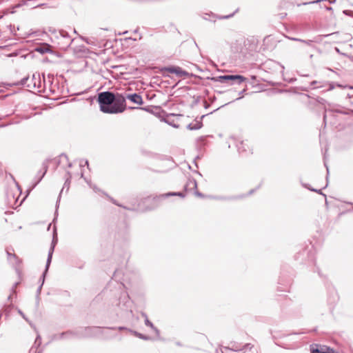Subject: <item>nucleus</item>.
<instances>
[{"mask_svg":"<svg viewBox=\"0 0 353 353\" xmlns=\"http://www.w3.org/2000/svg\"><path fill=\"white\" fill-rule=\"evenodd\" d=\"M97 101L100 110L107 114L121 113L125 110V98L119 93L110 91L101 92L98 94Z\"/></svg>","mask_w":353,"mask_h":353,"instance_id":"obj_1","label":"nucleus"},{"mask_svg":"<svg viewBox=\"0 0 353 353\" xmlns=\"http://www.w3.org/2000/svg\"><path fill=\"white\" fill-rule=\"evenodd\" d=\"M53 79L54 76L49 74L46 80L45 75L43 74V80H41L40 74L34 73L26 87L32 92H46V88L48 86L49 92L51 94H55V90L52 88Z\"/></svg>","mask_w":353,"mask_h":353,"instance_id":"obj_2","label":"nucleus"},{"mask_svg":"<svg viewBox=\"0 0 353 353\" xmlns=\"http://www.w3.org/2000/svg\"><path fill=\"white\" fill-rule=\"evenodd\" d=\"M6 194L7 204L12 208H17L18 206H20L25 199V198H23L19 204H17L18 199L21 194V190L17 182H15V185L13 188L7 189Z\"/></svg>","mask_w":353,"mask_h":353,"instance_id":"obj_3","label":"nucleus"},{"mask_svg":"<svg viewBox=\"0 0 353 353\" xmlns=\"http://www.w3.org/2000/svg\"><path fill=\"white\" fill-rule=\"evenodd\" d=\"M214 82H219L228 85L241 84L246 80L243 76L240 74H225L209 78Z\"/></svg>","mask_w":353,"mask_h":353,"instance_id":"obj_4","label":"nucleus"},{"mask_svg":"<svg viewBox=\"0 0 353 353\" xmlns=\"http://www.w3.org/2000/svg\"><path fill=\"white\" fill-rule=\"evenodd\" d=\"M115 304L121 311L129 310L132 314L130 298L127 292L121 291L119 293V298L115 300Z\"/></svg>","mask_w":353,"mask_h":353,"instance_id":"obj_5","label":"nucleus"},{"mask_svg":"<svg viewBox=\"0 0 353 353\" xmlns=\"http://www.w3.org/2000/svg\"><path fill=\"white\" fill-rule=\"evenodd\" d=\"M104 328L96 326L79 327L81 339L99 336L103 334Z\"/></svg>","mask_w":353,"mask_h":353,"instance_id":"obj_6","label":"nucleus"},{"mask_svg":"<svg viewBox=\"0 0 353 353\" xmlns=\"http://www.w3.org/2000/svg\"><path fill=\"white\" fill-rule=\"evenodd\" d=\"M85 181L88 183V185L90 186V188H92L95 192H101L103 194H104L113 204L123 208V209H125L127 210L130 211H136L137 210V207L135 205H132L131 206H125L121 203H119L117 200H115L114 198L110 196L109 194H108L106 192L102 191L99 188H98L95 185L92 184L90 181H88L87 179L84 178Z\"/></svg>","mask_w":353,"mask_h":353,"instance_id":"obj_7","label":"nucleus"},{"mask_svg":"<svg viewBox=\"0 0 353 353\" xmlns=\"http://www.w3.org/2000/svg\"><path fill=\"white\" fill-rule=\"evenodd\" d=\"M165 72H168L172 74H175L178 77H182L184 79L189 77L192 75L189 72H188L185 70H183L179 66H168L163 67L161 69V72L164 77L168 76L165 74Z\"/></svg>","mask_w":353,"mask_h":353,"instance_id":"obj_8","label":"nucleus"},{"mask_svg":"<svg viewBox=\"0 0 353 353\" xmlns=\"http://www.w3.org/2000/svg\"><path fill=\"white\" fill-rule=\"evenodd\" d=\"M57 39L59 48L64 50H67L73 41L68 32L63 30L59 31V36L57 37Z\"/></svg>","mask_w":353,"mask_h":353,"instance_id":"obj_9","label":"nucleus"},{"mask_svg":"<svg viewBox=\"0 0 353 353\" xmlns=\"http://www.w3.org/2000/svg\"><path fill=\"white\" fill-rule=\"evenodd\" d=\"M58 242V237H57V228L54 227L53 230V235H52V240L51 243L50 248L48 251V258L46 261V266L47 267V269H49V267L50 265L52 254L54 250V248Z\"/></svg>","mask_w":353,"mask_h":353,"instance_id":"obj_10","label":"nucleus"},{"mask_svg":"<svg viewBox=\"0 0 353 353\" xmlns=\"http://www.w3.org/2000/svg\"><path fill=\"white\" fill-rule=\"evenodd\" d=\"M66 174H67V178L65 179V183L63 184L62 190H61V192L59 193V197L57 199V203H56V208H59V202H60V199H61V195L63 192L64 190L66 189V192H68V190H69V188H70V179L72 178V174H71V173L69 171H68L66 172ZM57 212V209H56V213Z\"/></svg>","mask_w":353,"mask_h":353,"instance_id":"obj_11","label":"nucleus"},{"mask_svg":"<svg viewBox=\"0 0 353 353\" xmlns=\"http://www.w3.org/2000/svg\"><path fill=\"white\" fill-rule=\"evenodd\" d=\"M234 14L224 15V16H216L212 12L210 13H204L202 16L203 19L207 21L215 22L217 19H225L232 17Z\"/></svg>","mask_w":353,"mask_h":353,"instance_id":"obj_12","label":"nucleus"},{"mask_svg":"<svg viewBox=\"0 0 353 353\" xmlns=\"http://www.w3.org/2000/svg\"><path fill=\"white\" fill-rule=\"evenodd\" d=\"M125 99H128L134 103H136L137 105H142L143 103V101L141 96L137 93L127 94L126 97H125Z\"/></svg>","mask_w":353,"mask_h":353,"instance_id":"obj_13","label":"nucleus"},{"mask_svg":"<svg viewBox=\"0 0 353 353\" xmlns=\"http://www.w3.org/2000/svg\"><path fill=\"white\" fill-rule=\"evenodd\" d=\"M171 196H179L182 198L185 197V194L181 192H170L165 194H160L159 196H157L154 197V200L156 201H159L163 199L168 198Z\"/></svg>","mask_w":353,"mask_h":353,"instance_id":"obj_14","label":"nucleus"},{"mask_svg":"<svg viewBox=\"0 0 353 353\" xmlns=\"http://www.w3.org/2000/svg\"><path fill=\"white\" fill-rule=\"evenodd\" d=\"M48 168V161H46L43 162V163H42L43 171L39 170L36 176L37 177H38V179H37V181L34 185V187H35L42 180V179L43 178V176H45V174L47 172Z\"/></svg>","mask_w":353,"mask_h":353,"instance_id":"obj_15","label":"nucleus"},{"mask_svg":"<svg viewBox=\"0 0 353 353\" xmlns=\"http://www.w3.org/2000/svg\"><path fill=\"white\" fill-rule=\"evenodd\" d=\"M65 339H81V333L79 327L77 328L74 330H67L65 332Z\"/></svg>","mask_w":353,"mask_h":353,"instance_id":"obj_16","label":"nucleus"},{"mask_svg":"<svg viewBox=\"0 0 353 353\" xmlns=\"http://www.w3.org/2000/svg\"><path fill=\"white\" fill-rule=\"evenodd\" d=\"M34 50L41 54H44L48 52H52L51 46L48 43H42L34 48Z\"/></svg>","mask_w":353,"mask_h":353,"instance_id":"obj_17","label":"nucleus"},{"mask_svg":"<svg viewBox=\"0 0 353 353\" xmlns=\"http://www.w3.org/2000/svg\"><path fill=\"white\" fill-rule=\"evenodd\" d=\"M236 147H237V150L239 151V152L240 154H243L244 152H247L248 151L250 152V149L249 148V145H248V141H242L241 142H239L237 145H236Z\"/></svg>","mask_w":353,"mask_h":353,"instance_id":"obj_18","label":"nucleus"},{"mask_svg":"<svg viewBox=\"0 0 353 353\" xmlns=\"http://www.w3.org/2000/svg\"><path fill=\"white\" fill-rule=\"evenodd\" d=\"M184 188H185V191L196 190L197 183H196V180L193 178H189L188 179L186 184L185 185Z\"/></svg>","mask_w":353,"mask_h":353,"instance_id":"obj_19","label":"nucleus"},{"mask_svg":"<svg viewBox=\"0 0 353 353\" xmlns=\"http://www.w3.org/2000/svg\"><path fill=\"white\" fill-rule=\"evenodd\" d=\"M48 269H47V267L46 266L45 270L43 272V281H42V283L38 287V288L37 290V292H36V299H37V302H39V296H40V294H41V289H42V287L43 285L44 281H45L46 276V274L48 273Z\"/></svg>","mask_w":353,"mask_h":353,"instance_id":"obj_20","label":"nucleus"},{"mask_svg":"<svg viewBox=\"0 0 353 353\" xmlns=\"http://www.w3.org/2000/svg\"><path fill=\"white\" fill-rule=\"evenodd\" d=\"M145 325L148 327H150L155 333L156 336L159 338L160 336V331L154 325V324L148 319V318H146L144 321Z\"/></svg>","mask_w":353,"mask_h":353,"instance_id":"obj_21","label":"nucleus"},{"mask_svg":"<svg viewBox=\"0 0 353 353\" xmlns=\"http://www.w3.org/2000/svg\"><path fill=\"white\" fill-rule=\"evenodd\" d=\"M6 254L8 255V259L10 261H12L13 259L17 265L21 263V260L18 258V256L15 254L11 253L9 249H6Z\"/></svg>","mask_w":353,"mask_h":353,"instance_id":"obj_22","label":"nucleus"},{"mask_svg":"<svg viewBox=\"0 0 353 353\" xmlns=\"http://www.w3.org/2000/svg\"><path fill=\"white\" fill-rule=\"evenodd\" d=\"M254 347V345L251 343L245 344L242 348H238L237 347H232V350L234 351H245L247 350H251Z\"/></svg>","mask_w":353,"mask_h":353,"instance_id":"obj_23","label":"nucleus"},{"mask_svg":"<svg viewBox=\"0 0 353 353\" xmlns=\"http://www.w3.org/2000/svg\"><path fill=\"white\" fill-rule=\"evenodd\" d=\"M203 126V123L201 121H197L196 123L192 124V123H190L188 125V129L190 130H199L200 128H201Z\"/></svg>","mask_w":353,"mask_h":353,"instance_id":"obj_24","label":"nucleus"},{"mask_svg":"<svg viewBox=\"0 0 353 353\" xmlns=\"http://www.w3.org/2000/svg\"><path fill=\"white\" fill-rule=\"evenodd\" d=\"M62 339H65V332H63L57 334H54L52 336V340L58 341V340H62Z\"/></svg>","mask_w":353,"mask_h":353,"instance_id":"obj_25","label":"nucleus"},{"mask_svg":"<svg viewBox=\"0 0 353 353\" xmlns=\"http://www.w3.org/2000/svg\"><path fill=\"white\" fill-rule=\"evenodd\" d=\"M29 81H30L29 77H24L20 81L17 83L16 85H22V86H26V85L28 84Z\"/></svg>","mask_w":353,"mask_h":353,"instance_id":"obj_26","label":"nucleus"},{"mask_svg":"<svg viewBox=\"0 0 353 353\" xmlns=\"http://www.w3.org/2000/svg\"><path fill=\"white\" fill-rule=\"evenodd\" d=\"M292 39L294 40V41H301L302 43H304L307 44V46H311L312 44V43H313V41H312V40H303V39H295V38H292Z\"/></svg>","mask_w":353,"mask_h":353,"instance_id":"obj_27","label":"nucleus"},{"mask_svg":"<svg viewBox=\"0 0 353 353\" xmlns=\"http://www.w3.org/2000/svg\"><path fill=\"white\" fill-rule=\"evenodd\" d=\"M107 329H111V330H116L117 329L119 331H122V330H130L129 328L126 327H123V326H119L118 327H106Z\"/></svg>","mask_w":353,"mask_h":353,"instance_id":"obj_28","label":"nucleus"},{"mask_svg":"<svg viewBox=\"0 0 353 353\" xmlns=\"http://www.w3.org/2000/svg\"><path fill=\"white\" fill-rule=\"evenodd\" d=\"M34 344L37 345V348L39 347L41 344V338L39 334H38L36 337Z\"/></svg>","mask_w":353,"mask_h":353,"instance_id":"obj_29","label":"nucleus"},{"mask_svg":"<svg viewBox=\"0 0 353 353\" xmlns=\"http://www.w3.org/2000/svg\"><path fill=\"white\" fill-rule=\"evenodd\" d=\"M303 185L305 187V188H307V189H309L310 190L312 191V192H317L320 194H323L322 192H321V190H316V189H314V188H310L307 186V184H303Z\"/></svg>","mask_w":353,"mask_h":353,"instance_id":"obj_30","label":"nucleus"},{"mask_svg":"<svg viewBox=\"0 0 353 353\" xmlns=\"http://www.w3.org/2000/svg\"><path fill=\"white\" fill-rule=\"evenodd\" d=\"M139 338L144 341H149L151 339V338L149 336L143 334L141 333L139 334Z\"/></svg>","mask_w":353,"mask_h":353,"instance_id":"obj_31","label":"nucleus"},{"mask_svg":"<svg viewBox=\"0 0 353 353\" xmlns=\"http://www.w3.org/2000/svg\"><path fill=\"white\" fill-rule=\"evenodd\" d=\"M314 272H316L320 277H321V278L325 277V275L321 272V271L319 267H316Z\"/></svg>","mask_w":353,"mask_h":353,"instance_id":"obj_32","label":"nucleus"},{"mask_svg":"<svg viewBox=\"0 0 353 353\" xmlns=\"http://www.w3.org/2000/svg\"><path fill=\"white\" fill-rule=\"evenodd\" d=\"M343 13L345 15H347V16H350L351 17H353V11L352 10H343Z\"/></svg>","mask_w":353,"mask_h":353,"instance_id":"obj_33","label":"nucleus"},{"mask_svg":"<svg viewBox=\"0 0 353 353\" xmlns=\"http://www.w3.org/2000/svg\"><path fill=\"white\" fill-rule=\"evenodd\" d=\"M128 332H130V333H132L133 335H134L135 336L138 337L139 336V332L135 331V330H132L131 329L128 330Z\"/></svg>","mask_w":353,"mask_h":353,"instance_id":"obj_34","label":"nucleus"},{"mask_svg":"<svg viewBox=\"0 0 353 353\" xmlns=\"http://www.w3.org/2000/svg\"><path fill=\"white\" fill-rule=\"evenodd\" d=\"M336 85L334 82H330L329 83V88L327 89V90H332L333 89H334Z\"/></svg>","mask_w":353,"mask_h":353,"instance_id":"obj_35","label":"nucleus"},{"mask_svg":"<svg viewBox=\"0 0 353 353\" xmlns=\"http://www.w3.org/2000/svg\"><path fill=\"white\" fill-rule=\"evenodd\" d=\"M11 307H12V305L5 306L4 312H6L8 314L10 312Z\"/></svg>","mask_w":353,"mask_h":353,"instance_id":"obj_36","label":"nucleus"},{"mask_svg":"<svg viewBox=\"0 0 353 353\" xmlns=\"http://www.w3.org/2000/svg\"><path fill=\"white\" fill-rule=\"evenodd\" d=\"M245 92V90H243L239 93V97L236 98L234 101L239 100L243 97V94Z\"/></svg>","mask_w":353,"mask_h":353,"instance_id":"obj_37","label":"nucleus"},{"mask_svg":"<svg viewBox=\"0 0 353 353\" xmlns=\"http://www.w3.org/2000/svg\"><path fill=\"white\" fill-rule=\"evenodd\" d=\"M19 285V282H16V283L14 284V285L12 286V292H13V293H14V294L16 293V290H15V289H16V288L17 287V285Z\"/></svg>","mask_w":353,"mask_h":353,"instance_id":"obj_38","label":"nucleus"},{"mask_svg":"<svg viewBox=\"0 0 353 353\" xmlns=\"http://www.w3.org/2000/svg\"><path fill=\"white\" fill-rule=\"evenodd\" d=\"M194 194L197 196L202 197V198L204 197V195L199 191H195Z\"/></svg>","mask_w":353,"mask_h":353,"instance_id":"obj_39","label":"nucleus"},{"mask_svg":"<svg viewBox=\"0 0 353 353\" xmlns=\"http://www.w3.org/2000/svg\"><path fill=\"white\" fill-rule=\"evenodd\" d=\"M318 83V81H313L310 83V85L311 86H314L315 85H316Z\"/></svg>","mask_w":353,"mask_h":353,"instance_id":"obj_40","label":"nucleus"},{"mask_svg":"<svg viewBox=\"0 0 353 353\" xmlns=\"http://www.w3.org/2000/svg\"><path fill=\"white\" fill-rule=\"evenodd\" d=\"M141 314V316H143V318H144L145 319H146V318H148V316L145 312H142Z\"/></svg>","mask_w":353,"mask_h":353,"instance_id":"obj_41","label":"nucleus"},{"mask_svg":"<svg viewBox=\"0 0 353 353\" xmlns=\"http://www.w3.org/2000/svg\"><path fill=\"white\" fill-rule=\"evenodd\" d=\"M19 314H21V316H23V319H25L26 320H27V319H26V317H25V315L23 314V313L21 310H19Z\"/></svg>","mask_w":353,"mask_h":353,"instance_id":"obj_42","label":"nucleus"},{"mask_svg":"<svg viewBox=\"0 0 353 353\" xmlns=\"http://www.w3.org/2000/svg\"><path fill=\"white\" fill-rule=\"evenodd\" d=\"M326 118H327V114H325L323 115V122H324L325 123V122H326Z\"/></svg>","mask_w":353,"mask_h":353,"instance_id":"obj_43","label":"nucleus"},{"mask_svg":"<svg viewBox=\"0 0 353 353\" xmlns=\"http://www.w3.org/2000/svg\"><path fill=\"white\" fill-rule=\"evenodd\" d=\"M279 346L282 347H284L285 349H292L293 347H286V346H284V345H279Z\"/></svg>","mask_w":353,"mask_h":353,"instance_id":"obj_44","label":"nucleus"},{"mask_svg":"<svg viewBox=\"0 0 353 353\" xmlns=\"http://www.w3.org/2000/svg\"><path fill=\"white\" fill-rule=\"evenodd\" d=\"M219 199H222V200H226V199H229L230 198H227V197H219Z\"/></svg>","mask_w":353,"mask_h":353,"instance_id":"obj_45","label":"nucleus"},{"mask_svg":"<svg viewBox=\"0 0 353 353\" xmlns=\"http://www.w3.org/2000/svg\"><path fill=\"white\" fill-rule=\"evenodd\" d=\"M335 50H336V52H337L338 53L341 54V52H340V50H339V49L338 48H335Z\"/></svg>","mask_w":353,"mask_h":353,"instance_id":"obj_46","label":"nucleus"},{"mask_svg":"<svg viewBox=\"0 0 353 353\" xmlns=\"http://www.w3.org/2000/svg\"><path fill=\"white\" fill-rule=\"evenodd\" d=\"M209 106H210V105L205 102V108H208Z\"/></svg>","mask_w":353,"mask_h":353,"instance_id":"obj_47","label":"nucleus"},{"mask_svg":"<svg viewBox=\"0 0 353 353\" xmlns=\"http://www.w3.org/2000/svg\"><path fill=\"white\" fill-rule=\"evenodd\" d=\"M176 345L178 346H181V343L179 341L176 342Z\"/></svg>","mask_w":353,"mask_h":353,"instance_id":"obj_48","label":"nucleus"},{"mask_svg":"<svg viewBox=\"0 0 353 353\" xmlns=\"http://www.w3.org/2000/svg\"><path fill=\"white\" fill-rule=\"evenodd\" d=\"M254 190H251L249 192L248 194H249V195L252 194L254 192Z\"/></svg>","mask_w":353,"mask_h":353,"instance_id":"obj_49","label":"nucleus"},{"mask_svg":"<svg viewBox=\"0 0 353 353\" xmlns=\"http://www.w3.org/2000/svg\"><path fill=\"white\" fill-rule=\"evenodd\" d=\"M336 86L339 87V88H343V86L342 85L339 84V83L336 84Z\"/></svg>","mask_w":353,"mask_h":353,"instance_id":"obj_50","label":"nucleus"},{"mask_svg":"<svg viewBox=\"0 0 353 353\" xmlns=\"http://www.w3.org/2000/svg\"><path fill=\"white\" fill-rule=\"evenodd\" d=\"M34 353H41V351H37V350H35L34 351Z\"/></svg>","mask_w":353,"mask_h":353,"instance_id":"obj_51","label":"nucleus"},{"mask_svg":"<svg viewBox=\"0 0 353 353\" xmlns=\"http://www.w3.org/2000/svg\"><path fill=\"white\" fill-rule=\"evenodd\" d=\"M42 281H43V274L41 275V276L39 279V281L41 282V283H42Z\"/></svg>","mask_w":353,"mask_h":353,"instance_id":"obj_52","label":"nucleus"},{"mask_svg":"<svg viewBox=\"0 0 353 353\" xmlns=\"http://www.w3.org/2000/svg\"><path fill=\"white\" fill-rule=\"evenodd\" d=\"M11 299H12V295L10 294V296H8V300L10 301V300H11Z\"/></svg>","mask_w":353,"mask_h":353,"instance_id":"obj_53","label":"nucleus"},{"mask_svg":"<svg viewBox=\"0 0 353 353\" xmlns=\"http://www.w3.org/2000/svg\"><path fill=\"white\" fill-rule=\"evenodd\" d=\"M347 97L349 98H351V97H353V94L352 95H350V94H347Z\"/></svg>","mask_w":353,"mask_h":353,"instance_id":"obj_54","label":"nucleus"},{"mask_svg":"<svg viewBox=\"0 0 353 353\" xmlns=\"http://www.w3.org/2000/svg\"><path fill=\"white\" fill-rule=\"evenodd\" d=\"M199 140H200V141H203V140H204V137H200V138L199 139Z\"/></svg>","mask_w":353,"mask_h":353,"instance_id":"obj_55","label":"nucleus"},{"mask_svg":"<svg viewBox=\"0 0 353 353\" xmlns=\"http://www.w3.org/2000/svg\"><path fill=\"white\" fill-rule=\"evenodd\" d=\"M33 350H34V347H31L30 350V353H32L33 352Z\"/></svg>","mask_w":353,"mask_h":353,"instance_id":"obj_56","label":"nucleus"},{"mask_svg":"<svg viewBox=\"0 0 353 353\" xmlns=\"http://www.w3.org/2000/svg\"><path fill=\"white\" fill-rule=\"evenodd\" d=\"M325 165L327 166L325 163ZM326 170H327V174H328L329 173V170H328V168L327 167H326Z\"/></svg>","mask_w":353,"mask_h":353,"instance_id":"obj_57","label":"nucleus"},{"mask_svg":"<svg viewBox=\"0 0 353 353\" xmlns=\"http://www.w3.org/2000/svg\"><path fill=\"white\" fill-rule=\"evenodd\" d=\"M327 10H332V8L331 7H327Z\"/></svg>","mask_w":353,"mask_h":353,"instance_id":"obj_58","label":"nucleus"},{"mask_svg":"<svg viewBox=\"0 0 353 353\" xmlns=\"http://www.w3.org/2000/svg\"><path fill=\"white\" fill-rule=\"evenodd\" d=\"M102 29H103V30H107V31H108V30H109V29H108V28H102Z\"/></svg>","mask_w":353,"mask_h":353,"instance_id":"obj_59","label":"nucleus"},{"mask_svg":"<svg viewBox=\"0 0 353 353\" xmlns=\"http://www.w3.org/2000/svg\"><path fill=\"white\" fill-rule=\"evenodd\" d=\"M81 177H83V172H81Z\"/></svg>","mask_w":353,"mask_h":353,"instance_id":"obj_60","label":"nucleus"},{"mask_svg":"<svg viewBox=\"0 0 353 353\" xmlns=\"http://www.w3.org/2000/svg\"><path fill=\"white\" fill-rule=\"evenodd\" d=\"M50 226H51V224H50V225H48V230H49V229H50Z\"/></svg>","mask_w":353,"mask_h":353,"instance_id":"obj_61","label":"nucleus"},{"mask_svg":"<svg viewBox=\"0 0 353 353\" xmlns=\"http://www.w3.org/2000/svg\"><path fill=\"white\" fill-rule=\"evenodd\" d=\"M85 164L88 165V161L87 160L85 161Z\"/></svg>","mask_w":353,"mask_h":353,"instance_id":"obj_62","label":"nucleus"},{"mask_svg":"<svg viewBox=\"0 0 353 353\" xmlns=\"http://www.w3.org/2000/svg\"><path fill=\"white\" fill-rule=\"evenodd\" d=\"M350 88L353 90V86H350Z\"/></svg>","mask_w":353,"mask_h":353,"instance_id":"obj_63","label":"nucleus"},{"mask_svg":"<svg viewBox=\"0 0 353 353\" xmlns=\"http://www.w3.org/2000/svg\"><path fill=\"white\" fill-rule=\"evenodd\" d=\"M68 166H69V167H71V166H72V164H71V163H69Z\"/></svg>","mask_w":353,"mask_h":353,"instance_id":"obj_64","label":"nucleus"}]
</instances>
